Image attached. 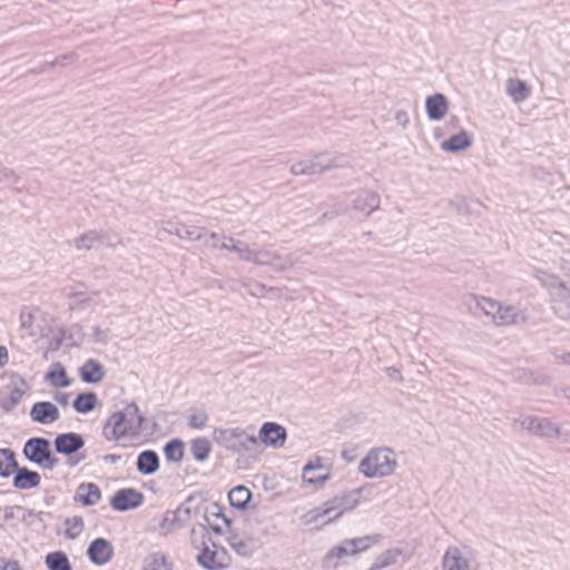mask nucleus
<instances>
[{
    "label": "nucleus",
    "instance_id": "49530a36",
    "mask_svg": "<svg viewBox=\"0 0 570 570\" xmlns=\"http://www.w3.org/2000/svg\"><path fill=\"white\" fill-rule=\"evenodd\" d=\"M159 527L166 533L175 531L177 529H180L178 527V522L176 520L175 514L171 513V510H168V511L165 512L164 518H163Z\"/></svg>",
    "mask_w": 570,
    "mask_h": 570
},
{
    "label": "nucleus",
    "instance_id": "c9c22d12",
    "mask_svg": "<svg viewBox=\"0 0 570 570\" xmlns=\"http://www.w3.org/2000/svg\"><path fill=\"white\" fill-rule=\"evenodd\" d=\"M213 248L227 249L229 252L237 253L239 258L246 262H250L254 249L243 242H235L232 237L227 238V242H222L220 245L213 243Z\"/></svg>",
    "mask_w": 570,
    "mask_h": 570
},
{
    "label": "nucleus",
    "instance_id": "39448f33",
    "mask_svg": "<svg viewBox=\"0 0 570 570\" xmlns=\"http://www.w3.org/2000/svg\"><path fill=\"white\" fill-rule=\"evenodd\" d=\"M23 456L31 463L47 470H53L59 459L51 451V443L42 436H33L26 441L22 449Z\"/></svg>",
    "mask_w": 570,
    "mask_h": 570
},
{
    "label": "nucleus",
    "instance_id": "ea45409f",
    "mask_svg": "<svg viewBox=\"0 0 570 570\" xmlns=\"http://www.w3.org/2000/svg\"><path fill=\"white\" fill-rule=\"evenodd\" d=\"M45 564L49 570H72L67 553L61 550L47 553Z\"/></svg>",
    "mask_w": 570,
    "mask_h": 570
},
{
    "label": "nucleus",
    "instance_id": "412c9836",
    "mask_svg": "<svg viewBox=\"0 0 570 570\" xmlns=\"http://www.w3.org/2000/svg\"><path fill=\"white\" fill-rule=\"evenodd\" d=\"M380 196L371 190H361L352 202L355 210L364 213L370 216L373 212L380 208Z\"/></svg>",
    "mask_w": 570,
    "mask_h": 570
},
{
    "label": "nucleus",
    "instance_id": "2f4dec72",
    "mask_svg": "<svg viewBox=\"0 0 570 570\" xmlns=\"http://www.w3.org/2000/svg\"><path fill=\"white\" fill-rule=\"evenodd\" d=\"M507 92L513 102L519 104L524 101L531 95V89L524 80L510 78L507 81Z\"/></svg>",
    "mask_w": 570,
    "mask_h": 570
},
{
    "label": "nucleus",
    "instance_id": "bb28decb",
    "mask_svg": "<svg viewBox=\"0 0 570 570\" xmlns=\"http://www.w3.org/2000/svg\"><path fill=\"white\" fill-rule=\"evenodd\" d=\"M100 405L98 395L94 391L80 392L72 401L73 410L79 414L92 412Z\"/></svg>",
    "mask_w": 570,
    "mask_h": 570
},
{
    "label": "nucleus",
    "instance_id": "72a5a7b5",
    "mask_svg": "<svg viewBox=\"0 0 570 570\" xmlns=\"http://www.w3.org/2000/svg\"><path fill=\"white\" fill-rule=\"evenodd\" d=\"M18 461L16 452L10 448L0 449V478H9L16 472Z\"/></svg>",
    "mask_w": 570,
    "mask_h": 570
},
{
    "label": "nucleus",
    "instance_id": "bf43d9fd",
    "mask_svg": "<svg viewBox=\"0 0 570 570\" xmlns=\"http://www.w3.org/2000/svg\"><path fill=\"white\" fill-rule=\"evenodd\" d=\"M9 362V353L6 346L0 345V367Z\"/></svg>",
    "mask_w": 570,
    "mask_h": 570
},
{
    "label": "nucleus",
    "instance_id": "e433bc0d",
    "mask_svg": "<svg viewBox=\"0 0 570 570\" xmlns=\"http://www.w3.org/2000/svg\"><path fill=\"white\" fill-rule=\"evenodd\" d=\"M164 455L168 462L179 463L185 455V443L178 438H174L165 443Z\"/></svg>",
    "mask_w": 570,
    "mask_h": 570
},
{
    "label": "nucleus",
    "instance_id": "f257e3e1",
    "mask_svg": "<svg viewBox=\"0 0 570 570\" xmlns=\"http://www.w3.org/2000/svg\"><path fill=\"white\" fill-rule=\"evenodd\" d=\"M145 422V415L140 412L138 405L131 402L124 410L116 411L108 417L102 429V435L108 441L136 436L140 433Z\"/></svg>",
    "mask_w": 570,
    "mask_h": 570
},
{
    "label": "nucleus",
    "instance_id": "e2e57ef3",
    "mask_svg": "<svg viewBox=\"0 0 570 570\" xmlns=\"http://www.w3.org/2000/svg\"><path fill=\"white\" fill-rule=\"evenodd\" d=\"M395 119L402 126H405L409 122V117L405 111H397Z\"/></svg>",
    "mask_w": 570,
    "mask_h": 570
},
{
    "label": "nucleus",
    "instance_id": "37998d69",
    "mask_svg": "<svg viewBox=\"0 0 570 570\" xmlns=\"http://www.w3.org/2000/svg\"><path fill=\"white\" fill-rule=\"evenodd\" d=\"M533 276L547 288L550 289L551 296L553 295V291L557 289V286L561 284V281L558 276L550 274L540 268H534Z\"/></svg>",
    "mask_w": 570,
    "mask_h": 570
},
{
    "label": "nucleus",
    "instance_id": "2eb2a0df",
    "mask_svg": "<svg viewBox=\"0 0 570 570\" xmlns=\"http://www.w3.org/2000/svg\"><path fill=\"white\" fill-rule=\"evenodd\" d=\"M87 556L94 564L104 566L112 559L114 546L105 538H96L89 543Z\"/></svg>",
    "mask_w": 570,
    "mask_h": 570
},
{
    "label": "nucleus",
    "instance_id": "3c124183",
    "mask_svg": "<svg viewBox=\"0 0 570 570\" xmlns=\"http://www.w3.org/2000/svg\"><path fill=\"white\" fill-rule=\"evenodd\" d=\"M19 176L11 169L0 165V183L17 184Z\"/></svg>",
    "mask_w": 570,
    "mask_h": 570
},
{
    "label": "nucleus",
    "instance_id": "f03ea898",
    "mask_svg": "<svg viewBox=\"0 0 570 570\" xmlns=\"http://www.w3.org/2000/svg\"><path fill=\"white\" fill-rule=\"evenodd\" d=\"M366 489L361 487L343 492L325 501L321 507L314 508L304 514L306 524L315 523L318 519L327 517L324 524L332 523L343 515L344 512L353 510L360 502V494Z\"/></svg>",
    "mask_w": 570,
    "mask_h": 570
},
{
    "label": "nucleus",
    "instance_id": "dca6fc26",
    "mask_svg": "<svg viewBox=\"0 0 570 570\" xmlns=\"http://www.w3.org/2000/svg\"><path fill=\"white\" fill-rule=\"evenodd\" d=\"M29 415L32 422L48 425L59 420L60 412L53 403L39 401L32 404Z\"/></svg>",
    "mask_w": 570,
    "mask_h": 570
},
{
    "label": "nucleus",
    "instance_id": "79ce46f5",
    "mask_svg": "<svg viewBox=\"0 0 570 570\" xmlns=\"http://www.w3.org/2000/svg\"><path fill=\"white\" fill-rule=\"evenodd\" d=\"M473 298L476 301V306L483 312L484 315L490 316L492 322H494V316L498 311H500L501 303L484 296L473 295Z\"/></svg>",
    "mask_w": 570,
    "mask_h": 570
},
{
    "label": "nucleus",
    "instance_id": "cd10ccee",
    "mask_svg": "<svg viewBox=\"0 0 570 570\" xmlns=\"http://www.w3.org/2000/svg\"><path fill=\"white\" fill-rule=\"evenodd\" d=\"M45 380L56 389H65L72 384V380L68 376L65 366L60 362L53 363L49 371L45 374Z\"/></svg>",
    "mask_w": 570,
    "mask_h": 570
},
{
    "label": "nucleus",
    "instance_id": "c03bdc74",
    "mask_svg": "<svg viewBox=\"0 0 570 570\" xmlns=\"http://www.w3.org/2000/svg\"><path fill=\"white\" fill-rule=\"evenodd\" d=\"M65 524L68 527L65 532L68 539H76L83 529V520L80 515L67 518Z\"/></svg>",
    "mask_w": 570,
    "mask_h": 570
},
{
    "label": "nucleus",
    "instance_id": "9d476101",
    "mask_svg": "<svg viewBox=\"0 0 570 570\" xmlns=\"http://www.w3.org/2000/svg\"><path fill=\"white\" fill-rule=\"evenodd\" d=\"M118 242V235L111 230L91 229L78 236L75 239V246L78 249L89 250L94 248L95 245L104 244L107 246H114Z\"/></svg>",
    "mask_w": 570,
    "mask_h": 570
},
{
    "label": "nucleus",
    "instance_id": "f3484780",
    "mask_svg": "<svg viewBox=\"0 0 570 570\" xmlns=\"http://www.w3.org/2000/svg\"><path fill=\"white\" fill-rule=\"evenodd\" d=\"M552 308L561 318H570V281L562 282L553 291Z\"/></svg>",
    "mask_w": 570,
    "mask_h": 570
},
{
    "label": "nucleus",
    "instance_id": "423d86ee",
    "mask_svg": "<svg viewBox=\"0 0 570 570\" xmlns=\"http://www.w3.org/2000/svg\"><path fill=\"white\" fill-rule=\"evenodd\" d=\"M382 534H371L357 537L353 539H345L341 544L333 547L326 554V559L343 558L346 556H355L371 548L372 546L381 542Z\"/></svg>",
    "mask_w": 570,
    "mask_h": 570
},
{
    "label": "nucleus",
    "instance_id": "09e8293b",
    "mask_svg": "<svg viewBox=\"0 0 570 570\" xmlns=\"http://www.w3.org/2000/svg\"><path fill=\"white\" fill-rule=\"evenodd\" d=\"M275 255L268 250H254L250 262L258 265L272 264Z\"/></svg>",
    "mask_w": 570,
    "mask_h": 570
},
{
    "label": "nucleus",
    "instance_id": "6e6d98bb",
    "mask_svg": "<svg viewBox=\"0 0 570 570\" xmlns=\"http://www.w3.org/2000/svg\"><path fill=\"white\" fill-rule=\"evenodd\" d=\"M0 570H22L19 566L18 561H7L6 559H0Z\"/></svg>",
    "mask_w": 570,
    "mask_h": 570
},
{
    "label": "nucleus",
    "instance_id": "a19ab883",
    "mask_svg": "<svg viewBox=\"0 0 570 570\" xmlns=\"http://www.w3.org/2000/svg\"><path fill=\"white\" fill-rule=\"evenodd\" d=\"M190 452L196 461L204 462L212 452L210 442L206 438H196L190 441Z\"/></svg>",
    "mask_w": 570,
    "mask_h": 570
},
{
    "label": "nucleus",
    "instance_id": "7c9ffc66",
    "mask_svg": "<svg viewBox=\"0 0 570 570\" xmlns=\"http://www.w3.org/2000/svg\"><path fill=\"white\" fill-rule=\"evenodd\" d=\"M250 500L252 492L245 485H236L228 492L229 504L238 511L246 510Z\"/></svg>",
    "mask_w": 570,
    "mask_h": 570
},
{
    "label": "nucleus",
    "instance_id": "13d9d810",
    "mask_svg": "<svg viewBox=\"0 0 570 570\" xmlns=\"http://www.w3.org/2000/svg\"><path fill=\"white\" fill-rule=\"evenodd\" d=\"M14 510H24L21 505H11L4 508V520H10L14 518Z\"/></svg>",
    "mask_w": 570,
    "mask_h": 570
},
{
    "label": "nucleus",
    "instance_id": "0eeeda50",
    "mask_svg": "<svg viewBox=\"0 0 570 570\" xmlns=\"http://www.w3.org/2000/svg\"><path fill=\"white\" fill-rule=\"evenodd\" d=\"M53 446L58 454H62L69 458L67 463L70 466L77 465L85 459V454H80L76 459L72 456L85 446V439L79 433L66 432L57 434L53 440Z\"/></svg>",
    "mask_w": 570,
    "mask_h": 570
},
{
    "label": "nucleus",
    "instance_id": "5fc2aeb1",
    "mask_svg": "<svg viewBox=\"0 0 570 570\" xmlns=\"http://www.w3.org/2000/svg\"><path fill=\"white\" fill-rule=\"evenodd\" d=\"M45 517H51V513L50 512H43V511H40L38 512L37 517H36V522H37V527H38V530L40 531H46L47 530V524L45 522Z\"/></svg>",
    "mask_w": 570,
    "mask_h": 570
},
{
    "label": "nucleus",
    "instance_id": "9b49d317",
    "mask_svg": "<svg viewBox=\"0 0 570 570\" xmlns=\"http://www.w3.org/2000/svg\"><path fill=\"white\" fill-rule=\"evenodd\" d=\"M8 389L10 390L9 395L0 399V406L6 413L12 412L19 405L29 387L27 381L20 374L12 373Z\"/></svg>",
    "mask_w": 570,
    "mask_h": 570
},
{
    "label": "nucleus",
    "instance_id": "58836bf2",
    "mask_svg": "<svg viewBox=\"0 0 570 570\" xmlns=\"http://www.w3.org/2000/svg\"><path fill=\"white\" fill-rule=\"evenodd\" d=\"M169 232L180 239L187 240H202L205 237V227L189 226L181 223H177L174 226V230Z\"/></svg>",
    "mask_w": 570,
    "mask_h": 570
},
{
    "label": "nucleus",
    "instance_id": "69168bd1",
    "mask_svg": "<svg viewBox=\"0 0 570 570\" xmlns=\"http://www.w3.org/2000/svg\"><path fill=\"white\" fill-rule=\"evenodd\" d=\"M560 267L561 269L566 273V274H569L570 275V258H561L560 259Z\"/></svg>",
    "mask_w": 570,
    "mask_h": 570
},
{
    "label": "nucleus",
    "instance_id": "20e7f679",
    "mask_svg": "<svg viewBox=\"0 0 570 570\" xmlns=\"http://www.w3.org/2000/svg\"><path fill=\"white\" fill-rule=\"evenodd\" d=\"M395 468L393 452L386 448L371 450L358 464V471L368 479L389 476Z\"/></svg>",
    "mask_w": 570,
    "mask_h": 570
},
{
    "label": "nucleus",
    "instance_id": "ddd939ff",
    "mask_svg": "<svg viewBox=\"0 0 570 570\" xmlns=\"http://www.w3.org/2000/svg\"><path fill=\"white\" fill-rule=\"evenodd\" d=\"M204 502L205 500L200 493H193L188 495L176 510H171V513L175 514L180 529L187 524L193 515H196L202 511Z\"/></svg>",
    "mask_w": 570,
    "mask_h": 570
},
{
    "label": "nucleus",
    "instance_id": "c756f323",
    "mask_svg": "<svg viewBox=\"0 0 570 570\" xmlns=\"http://www.w3.org/2000/svg\"><path fill=\"white\" fill-rule=\"evenodd\" d=\"M442 568L443 570H469V563L458 548L450 547L442 558Z\"/></svg>",
    "mask_w": 570,
    "mask_h": 570
},
{
    "label": "nucleus",
    "instance_id": "393cba45",
    "mask_svg": "<svg viewBox=\"0 0 570 570\" xmlns=\"http://www.w3.org/2000/svg\"><path fill=\"white\" fill-rule=\"evenodd\" d=\"M160 460L155 450L141 451L136 461V469L142 475H151L159 470Z\"/></svg>",
    "mask_w": 570,
    "mask_h": 570
},
{
    "label": "nucleus",
    "instance_id": "de8ad7c7",
    "mask_svg": "<svg viewBox=\"0 0 570 570\" xmlns=\"http://www.w3.org/2000/svg\"><path fill=\"white\" fill-rule=\"evenodd\" d=\"M224 517V507L219 502H213L204 509V519L210 524V518L220 519Z\"/></svg>",
    "mask_w": 570,
    "mask_h": 570
},
{
    "label": "nucleus",
    "instance_id": "4d7b16f0",
    "mask_svg": "<svg viewBox=\"0 0 570 570\" xmlns=\"http://www.w3.org/2000/svg\"><path fill=\"white\" fill-rule=\"evenodd\" d=\"M69 397H70L69 393H65V392H56L53 394V400L63 406L69 404Z\"/></svg>",
    "mask_w": 570,
    "mask_h": 570
},
{
    "label": "nucleus",
    "instance_id": "a18cd8bd",
    "mask_svg": "<svg viewBox=\"0 0 570 570\" xmlns=\"http://www.w3.org/2000/svg\"><path fill=\"white\" fill-rule=\"evenodd\" d=\"M207 421L208 414L204 410L195 411L188 416V426L191 429L200 430L206 425Z\"/></svg>",
    "mask_w": 570,
    "mask_h": 570
},
{
    "label": "nucleus",
    "instance_id": "8fccbe9b",
    "mask_svg": "<svg viewBox=\"0 0 570 570\" xmlns=\"http://www.w3.org/2000/svg\"><path fill=\"white\" fill-rule=\"evenodd\" d=\"M149 568L150 570H171L170 564L166 560V557L160 553H155L151 556Z\"/></svg>",
    "mask_w": 570,
    "mask_h": 570
},
{
    "label": "nucleus",
    "instance_id": "c85d7f7f",
    "mask_svg": "<svg viewBox=\"0 0 570 570\" xmlns=\"http://www.w3.org/2000/svg\"><path fill=\"white\" fill-rule=\"evenodd\" d=\"M323 468L320 456H316L314 460H309L303 468V481L313 485H323L330 479V473H325L323 475L315 474L317 469Z\"/></svg>",
    "mask_w": 570,
    "mask_h": 570
},
{
    "label": "nucleus",
    "instance_id": "864d4df0",
    "mask_svg": "<svg viewBox=\"0 0 570 570\" xmlns=\"http://www.w3.org/2000/svg\"><path fill=\"white\" fill-rule=\"evenodd\" d=\"M220 238L224 239V242H227V238L228 237H225V236H220L218 235L217 233H207V230L205 229V237L202 239L204 240V243L206 245H209L213 247V243H216L217 245H220L222 243H219Z\"/></svg>",
    "mask_w": 570,
    "mask_h": 570
},
{
    "label": "nucleus",
    "instance_id": "5701e85b",
    "mask_svg": "<svg viewBox=\"0 0 570 570\" xmlns=\"http://www.w3.org/2000/svg\"><path fill=\"white\" fill-rule=\"evenodd\" d=\"M73 499L83 507H92L101 500V490L94 482H83L78 485Z\"/></svg>",
    "mask_w": 570,
    "mask_h": 570
},
{
    "label": "nucleus",
    "instance_id": "0e129e2a",
    "mask_svg": "<svg viewBox=\"0 0 570 570\" xmlns=\"http://www.w3.org/2000/svg\"><path fill=\"white\" fill-rule=\"evenodd\" d=\"M102 459L107 463L115 464L121 459V456L119 454L110 453L106 454Z\"/></svg>",
    "mask_w": 570,
    "mask_h": 570
},
{
    "label": "nucleus",
    "instance_id": "4be33fe9",
    "mask_svg": "<svg viewBox=\"0 0 570 570\" xmlns=\"http://www.w3.org/2000/svg\"><path fill=\"white\" fill-rule=\"evenodd\" d=\"M105 374L104 365L95 358L87 360L79 368V376L87 384L100 383L105 379Z\"/></svg>",
    "mask_w": 570,
    "mask_h": 570
},
{
    "label": "nucleus",
    "instance_id": "473e14b6",
    "mask_svg": "<svg viewBox=\"0 0 570 570\" xmlns=\"http://www.w3.org/2000/svg\"><path fill=\"white\" fill-rule=\"evenodd\" d=\"M404 556L400 548H391L379 554L367 570H382L397 562L399 557Z\"/></svg>",
    "mask_w": 570,
    "mask_h": 570
},
{
    "label": "nucleus",
    "instance_id": "6e6552de",
    "mask_svg": "<svg viewBox=\"0 0 570 570\" xmlns=\"http://www.w3.org/2000/svg\"><path fill=\"white\" fill-rule=\"evenodd\" d=\"M336 167V164L327 154H318L313 159L301 160L291 166V174L316 175Z\"/></svg>",
    "mask_w": 570,
    "mask_h": 570
},
{
    "label": "nucleus",
    "instance_id": "1a4fd4ad",
    "mask_svg": "<svg viewBox=\"0 0 570 570\" xmlns=\"http://www.w3.org/2000/svg\"><path fill=\"white\" fill-rule=\"evenodd\" d=\"M144 494L134 488L117 490L109 500L110 507L117 512H126L142 505Z\"/></svg>",
    "mask_w": 570,
    "mask_h": 570
},
{
    "label": "nucleus",
    "instance_id": "338daca9",
    "mask_svg": "<svg viewBox=\"0 0 570 570\" xmlns=\"http://www.w3.org/2000/svg\"><path fill=\"white\" fill-rule=\"evenodd\" d=\"M386 373H387L390 376H396V379H397L399 381H402V380H403V377H402V375H401L400 371H399L396 367H394V366H390V367H387V368H386Z\"/></svg>",
    "mask_w": 570,
    "mask_h": 570
},
{
    "label": "nucleus",
    "instance_id": "603ef678",
    "mask_svg": "<svg viewBox=\"0 0 570 570\" xmlns=\"http://www.w3.org/2000/svg\"><path fill=\"white\" fill-rule=\"evenodd\" d=\"M94 341L96 343L106 344L109 341L108 330H101L100 326L96 325L92 333Z\"/></svg>",
    "mask_w": 570,
    "mask_h": 570
},
{
    "label": "nucleus",
    "instance_id": "774afa93",
    "mask_svg": "<svg viewBox=\"0 0 570 570\" xmlns=\"http://www.w3.org/2000/svg\"><path fill=\"white\" fill-rule=\"evenodd\" d=\"M70 59H71V56L63 55L61 57H58L56 59V61L53 62V65L65 66L69 62Z\"/></svg>",
    "mask_w": 570,
    "mask_h": 570
},
{
    "label": "nucleus",
    "instance_id": "a211bd4d",
    "mask_svg": "<svg viewBox=\"0 0 570 570\" xmlns=\"http://www.w3.org/2000/svg\"><path fill=\"white\" fill-rule=\"evenodd\" d=\"M428 118L432 121L442 120L449 110V100L444 94L436 92L425 99Z\"/></svg>",
    "mask_w": 570,
    "mask_h": 570
},
{
    "label": "nucleus",
    "instance_id": "6ab92c4d",
    "mask_svg": "<svg viewBox=\"0 0 570 570\" xmlns=\"http://www.w3.org/2000/svg\"><path fill=\"white\" fill-rule=\"evenodd\" d=\"M12 485L18 490H30L39 487L41 482V476L39 472L30 470L27 466H20L16 469V472L12 473Z\"/></svg>",
    "mask_w": 570,
    "mask_h": 570
},
{
    "label": "nucleus",
    "instance_id": "f704fd0d",
    "mask_svg": "<svg viewBox=\"0 0 570 570\" xmlns=\"http://www.w3.org/2000/svg\"><path fill=\"white\" fill-rule=\"evenodd\" d=\"M227 541L230 548L239 556L252 557L255 551V543L252 539H242L234 531H229Z\"/></svg>",
    "mask_w": 570,
    "mask_h": 570
},
{
    "label": "nucleus",
    "instance_id": "680f3d73",
    "mask_svg": "<svg viewBox=\"0 0 570 570\" xmlns=\"http://www.w3.org/2000/svg\"><path fill=\"white\" fill-rule=\"evenodd\" d=\"M37 514H38V512H36L35 510L29 509V510L26 511V513H24L23 518L21 519V521L27 523V524H29V525H32L33 521H28V520H29V518L36 519Z\"/></svg>",
    "mask_w": 570,
    "mask_h": 570
},
{
    "label": "nucleus",
    "instance_id": "4468645a",
    "mask_svg": "<svg viewBox=\"0 0 570 570\" xmlns=\"http://www.w3.org/2000/svg\"><path fill=\"white\" fill-rule=\"evenodd\" d=\"M521 428L541 438H558L560 430L547 417L527 416L521 421Z\"/></svg>",
    "mask_w": 570,
    "mask_h": 570
},
{
    "label": "nucleus",
    "instance_id": "aec40b11",
    "mask_svg": "<svg viewBox=\"0 0 570 570\" xmlns=\"http://www.w3.org/2000/svg\"><path fill=\"white\" fill-rule=\"evenodd\" d=\"M528 321L527 314L512 305H500V311H498L494 316V324L498 326H505L512 324L525 323Z\"/></svg>",
    "mask_w": 570,
    "mask_h": 570
},
{
    "label": "nucleus",
    "instance_id": "7ed1b4c3",
    "mask_svg": "<svg viewBox=\"0 0 570 570\" xmlns=\"http://www.w3.org/2000/svg\"><path fill=\"white\" fill-rule=\"evenodd\" d=\"M213 440L235 453H258V439L242 428H218L213 432Z\"/></svg>",
    "mask_w": 570,
    "mask_h": 570
},
{
    "label": "nucleus",
    "instance_id": "b1692460",
    "mask_svg": "<svg viewBox=\"0 0 570 570\" xmlns=\"http://www.w3.org/2000/svg\"><path fill=\"white\" fill-rule=\"evenodd\" d=\"M69 308L72 311H85L86 308L94 307L99 303V292H82L73 291L68 295Z\"/></svg>",
    "mask_w": 570,
    "mask_h": 570
},
{
    "label": "nucleus",
    "instance_id": "a878e982",
    "mask_svg": "<svg viewBox=\"0 0 570 570\" xmlns=\"http://www.w3.org/2000/svg\"><path fill=\"white\" fill-rule=\"evenodd\" d=\"M473 144L472 135L466 130L450 136L441 142V149L446 153L456 154L470 148Z\"/></svg>",
    "mask_w": 570,
    "mask_h": 570
},
{
    "label": "nucleus",
    "instance_id": "052dcab7",
    "mask_svg": "<svg viewBox=\"0 0 570 570\" xmlns=\"http://www.w3.org/2000/svg\"><path fill=\"white\" fill-rule=\"evenodd\" d=\"M37 514H38V512H36L35 510L29 509V510L26 511V513H24L23 518L21 519V521L27 523V524H29V525H32L33 521H28V520H29V518L36 519Z\"/></svg>",
    "mask_w": 570,
    "mask_h": 570
},
{
    "label": "nucleus",
    "instance_id": "f8f14e48",
    "mask_svg": "<svg viewBox=\"0 0 570 570\" xmlns=\"http://www.w3.org/2000/svg\"><path fill=\"white\" fill-rule=\"evenodd\" d=\"M258 443H263L266 446L279 449L284 446L287 439L286 429L276 422H265L262 424L258 431Z\"/></svg>",
    "mask_w": 570,
    "mask_h": 570
},
{
    "label": "nucleus",
    "instance_id": "4c0bfd02",
    "mask_svg": "<svg viewBox=\"0 0 570 570\" xmlns=\"http://www.w3.org/2000/svg\"><path fill=\"white\" fill-rule=\"evenodd\" d=\"M197 563L206 570H223L225 566L217 561V552L210 550L206 544L196 557Z\"/></svg>",
    "mask_w": 570,
    "mask_h": 570
}]
</instances>
